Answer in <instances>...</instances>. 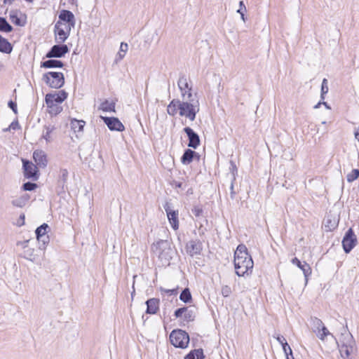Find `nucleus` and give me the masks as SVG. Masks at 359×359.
<instances>
[{
    "mask_svg": "<svg viewBox=\"0 0 359 359\" xmlns=\"http://www.w3.org/2000/svg\"><path fill=\"white\" fill-rule=\"evenodd\" d=\"M254 263L250 255L248 252L246 246L240 244L234 252V267L238 276H243L252 272Z\"/></svg>",
    "mask_w": 359,
    "mask_h": 359,
    "instance_id": "f257e3e1",
    "label": "nucleus"
},
{
    "mask_svg": "<svg viewBox=\"0 0 359 359\" xmlns=\"http://www.w3.org/2000/svg\"><path fill=\"white\" fill-rule=\"evenodd\" d=\"M152 252L158 257V259L166 264H170L172 259L175 250L171 246L170 242L167 240H159L151 245Z\"/></svg>",
    "mask_w": 359,
    "mask_h": 359,
    "instance_id": "f03ea898",
    "label": "nucleus"
},
{
    "mask_svg": "<svg viewBox=\"0 0 359 359\" xmlns=\"http://www.w3.org/2000/svg\"><path fill=\"white\" fill-rule=\"evenodd\" d=\"M200 110L198 100H180V116L194 121Z\"/></svg>",
    "mask_w": 359,
    "mask_h": 359,
    "instance_id": "7ed1b4c3",
    "label": "nucleus"
},
{
    "mask_svg": "<svg viewBox=\"0 0 359 359\" xmlns=\"http://www.w3.org/2000/svg\"><path fill=\"white\" fill-rule=\"evenodd\" d=\"M310 324L312 331L320 340L323 341L326 337L330 336L332 339H333L336 344H337L334 336L331 332H330V331L324 325V323L320 319L316 317H311Z\"/></svg>",
    "mask_w": 359,
    "mask_h": 359,
    "instance_id": "20e7f679",
    "label": "nucleus"
},
{
    "mask_svg": "<svg viewBox=\"0 0 359 359\" xmlns=\"http://www.w3.org/2000/svg\"><path fill=\"white\" fill-rule=\"evenodd\" d=\"M170 343L177 348H185L189 343V336L182 330H174L170 334Z\"/></svg>",
    "mask_w": 359,
    "mask_h": 359,
    "instance_id": "39448f33",
    "label": "nucleus"
},
{
    "mask_svg": "<svg viewBox=\"0 0 359 359\" xmlns=\"http://www.w3.org/2000/svg\"><path fill=\"white\" fill-rule=\"evenodd\" d=\"M42 81L50 88H60L65 84V76L62 72H48L42 76Z\"/></svg>",
    "mask_w": 359,
    "mask_h": 359,
    "instance_id": "423d86ee",
    "label": "nucleus"
},
{
    "mask_svg": "<svg viewBox=\"0 0 359 359\" xmlns=\"http://www.w3.org/2000/svg\"><path fill=\"white\" fill-rule=\"evenodd\" d=\"M355 350V341L351 334L348 333L341 341V346L339 348L340 353L344 359H349Z\"/></svg>",
    "mask_w": 359,
    "mask_h": 359,
    "instance_id": "0eeeda50",
    "label": "nucleus"
},
{
    "mask_svg": "<svg viewBox=\"0 0 359 359\" xmlns=\"http://www.w3.org/2000/svg\"><path fill=\"white\" fill-rule=\"evenodd\" d=\"M71 29V26L63 25L62 22L57 21L54 27L55 41L57 43H64L68 39Z\"/></svg>",
    "mask_w": 359,
    "mask_h": 359,
    "instance_id": "6e6552de",
    "label": "nucleus"
},
{
    "mask_svg": "<svg viewBox=\"0 0 359 359\" xmlns=\"http://www.w3.org/2000/svg\"><path fill=\"white\" fill-rule=\"evenodd\" d=\"M23 174L25 178L31 179L34 181L37 180L39 177L37 165L31 161L22 159Z\"/></svg>",
    "mask_w": 359,
    "mask_h": 359,
    "instance_id": "1a4fd4ad",
    "label": "nucleus"
},
{
    "mask_svg": "<svg viewBox=\"0 0 359 359\" xmlns=\"http://www.w3.org/2000/svg\"><path fill=\"white\" fill-rule=\"evenodd\" d=\"M357 243V238L354 233L353 230L350 228L346 232L343 240H342V246L344 252L346 253H349L353 248L356 245Z\"/></svg>",
    "mask_w": 359,
    "mask_h": 359,
    "instance_id": "9d476101",
    "label": "nucleus"
},
{
    "mask_svg": "<svg viewBox=\"0 0 359 359\" xmlns=\"http://www.w3.org/2000/svg\"><path fill=\"white\" fill-rule=\"evenodd\" d=\"M69 49L66 44L57 43L53 46L46 54V58H61L64 57Z\"/></svg>",
    "mask_w": 359,
    "mask_h": 359,
    "instance_id": "9b49d317",
    "label": "nucleus"
},
{
    "mask_svg": "<svg viewBox=\"0 0 359 359\" xmlns=\"http://www.w3.org/2000/svg\"><path fill=\"white\" fill-rule=\"evenodd\" d=\"M68 93L64 90H60L54 94L48 93L46 95L45 100L47 106H52L53 104H60L67 97Z\"/></svg>",
    "mask_w": 359,
    "mask_h": 359,
    "instance_id": "f8f14e48",
    "label": "nucleus"
},
{
    "mask_svg": "<svg viewBox=\"0 0 359 359\" xmlns=\"http://www.w3.org/2000/svg\"><path fill=\"white\" fill-rule=\"evenodd\" d=\"M163 208L167 214L169 222L174 230H177L179 228V220H178V210H172L170 208V203L166 202Z\"/></svg>",
    "mask_w": 359,
    "mask_h": 359,
    "instance_id": "ddd939ff",
    "label": "nucleus"
},
{
    "mask_svg": "<svg viewBox=\"0 0 359 359\" xmlns=\"http://www.w3.org/2000/svg\"><path fill=\"white\" fill-rule=\"evenodd\" d=\"M104 123L107 126L110 130H116L118 132L123 131L125 127L123 123L116 117L100 116Z\"/></svg>",
    "mask_w": 359,
    "mask_h": 359,
    "instance_id": "4468645a",
    "label": "nucleus"
},
{
    "mask_svg": "<svg viewBox=\"0 0 359 359\" xmlns=\"http://www.w3.org/2000/svg\"><path fill=\"white\" fill-rule=\"evenodd\" d=\"M203 244L199 240H191L187 243L186 251L191 257L201 255Z\"/></svg>",
    "mask_w": 359,
    "mask_h": 359,
    "instance_id": "2eb2a0df",
    "label": "nucleus"
},
{
    "mask_svg": "<svg viewBox=\"0 0 359 359\" xmlns=\"http://www.w3.org/2000/svg\"><path fill=\"white\" fill-rule=\"evenodd\" d=\"M183 130L187 134L189 139L188 147L196 149L201 142L199 135L190 127H185Z\"/></svg>",
    "mask_w": 359,
    "mask_h": 359,
    "instance_id": "dca6fc26",
    "label": "nucleus"
},
{
    "mask_svg": "<svg viewBox=\"0 0 359 359\" xmlns=\"http://www.w3.org/2000/svg\"><path fill=\"white\" fill-rule=\"evenodd\" d=\"M59 21L62 22H67V25L71 26V27H74L75 25V18L73 13L68 10H62L60 11L59 14ZM63 25H66V24H63Z\"/></svg>",
    "mask_w": 359,
    "mask_h": 359,
    "instance_id": "f3484780",
    "label": "nucleus"
},
{
    "mask_svg": "<svg viewBox=\"0 0 359 359\" xmlns=\"http://www.w3.org/2000/svg\"><path fill=\"white\" fill-rule=\"evenodd\" d=\"M33 158L37 166L44 168L47 166L48 160L46 153L42 150H35L33 153Z\"/></svg>",
    "mask_w": 359,
    "mask_h": 359,
    "instance_id": "a211bd4d",
    "label": "nucleus"
},
{
    "mask_svg": "<svg viewBox=\"0 0 359 359\" xmlns=\"http://www.w3.org/2000/svg\"><path fill=\"white\" fill-rule=\"evenodd\" d=\"M292 263L297 266L304 273L306 284L308 282V277L311 274V268L306 262L303 263L297 257L292 259Z\"/></svg>",
    "mask_w": 359,
    "mask_h": 359,
    "instance_id": "6ab92c4d",
    "label": "nucleus"
},
{
    "mask_svg": "<svg viewBox=\"0 0 359 359\" xmlns=\"http://www.w3.org/2000/svg\"><path fill=\"white\" fill-rule=\"evenodd\" d=\"M146 313L156 314L159 310L160 300L157 298H151L146 301Z\"/></svg>",
    "mask_w": 359,
    "mask_h": 359,
    "instance_id": "aec40b11",
    "label": "nucleus"
},
{
    "mask_svg": "<svg viewBox=\"0 0 359 359\" xmlns=\"http://www.w3.org/2000/svg\"><path fill=\"white\" fill-rule=\"evenodd\" d=\"M195 157L199 158L198 153L191 149H187L184 150V154L181 157V162L184 165H189L192 162Z\"/></svg>",
    "mask_w": 359,
    "mask_h": 359,
    "instance_id": "412c9836",
    "label": "nucleus"
},
{
    "mask_svg": "<svg viewBox=\"0 0 359 359\" xmlns=\"http://www.w3.org/2000/svg\"><path fill=\"white\" fill-rule=\"evenodd\" d=\"M69 172L66 168H61L59 171L57 177V187L62 190L67 188V182L68 179Z\"/></svg>",
    "mask_w": 359,
    "mask_h": 359,
    "instance_id": "4be33fe9",
    "label": "nucleus"
},
{
    "mask_svg": "<svg viewBox=\"0 0 359 359\" xmlns=\"http://www.w3.org/2000/svg\"><path fill=\"white\" fill-rule=\"evenodd\" d=\"M180 100L173 99L167 107V112L170 116H175L177 112L180 114Z\"/></svg>",
    "mask_w": 359,
    "mask_h": 359,
    "instance_id": "5701e85b",
    "label": "nucleus"
},
{
    "mask_svg": "<svg viewBox=\"0 0 359 359\" xmlns=\"http://www.w3.org/2000/svg\"><path fill=\"white\" fill-rule=\"evenodd\" d=\"M64 63L61 60L50 59L41 62V67L51 69V68H62Z\"/></svg>",
    "mask_w": 359,
    "mask_h": 359,
    "instance_id": "b1692460",
    "label": "nucleus"
},
{
    "mask_svg": "<svg viewBox=\"0 0 359 359\" xmlns=\"http://www.w3.org/2000/svg\"><path fill=\"white\" fill-rule=\"evenodd\" d=\"M13 50V45L0 34V52L10 54Z\"/></svg>",
    "mask_w": 359,
    "mask_h": 359,
    "instance_id": "393cba45",
    "label": "nucleus"
},
{
    "mask_svg": "<svg viewBox=\"0 0 359 359\" xmlns=\"http://www.w3.org/2000/svg\"><path fill=\"white\" fill-rule=\"evenodd\" d=\"M29 198H30V197H29V194H25L22 195L21 196L12 200L11 204L15 207L23 208L26 205V204L29 201Z\"/></svg>",
    "mask_w": 359,
    "mask_h": 359,
    "instance_id": "a878e982",
    "label": "nucleus"
},
{
    "mask_svg": "<svg viewBox=\"0 0 359 359\" xmlns=\"http://www.w3.org/2000/svg\"><path fill=\"white\" fill-rule=\"evenodd\" d=\"M205 355L202 348H198L191 351L184 359H204Z\"/></svg>",
    "mask_w": 359,
    "mask_h": 359,
    "instance_id": "bb28decb",
    "label": "nucleus"
},
{
    "mask_svg": "<svg viewBox=\"0 0 359 359\" xmlns=\"http://www.w3.org/2000/svg\"><path fill=\"white\" fill-rule=\"evenodd\" d=\"M23 257L27 260L34 262L37 260L38 256L35 253L34 248L29 247L23 251Z\"/></svg>",
    "mask_w": 359,
    "mask_h": 359,
    "instance_id": "cd10ccee",
    "label": "nucleus"
},
{
    "mask_svg": "<svg viewBox=\"0 0 359 359\" xmlns=\"http://www.w3.org/2000/svg\"><path fill=\"white\" fill-rule=\"evenodd\" d=\"M128 43L121 42V45H120V50H119L118 53H117L116 58H115L116 63L119 62L121 60L123 59V57L126 55V53L128 51Z\"/></svg>",
    "mask_w": 359,
    "mask_h": 359,
    "instance_id": "c85d7f7f",
    "label": "nucleus"
},
{
    "mask_svg": "<svg viewBox=\"0 0 359 359\" xmlns=\"http://www.w3.org/2000/svg\"><path fill=\"white\" fill-rule=\"evenodd\" d=\"M338 225V221L327 216L325 219V228L327 231L334 229Z\"/></svg>",
    "mask_w": 359,
    "mask_h": 359,
    "instance_id": "c756f323",
    "label": "nucleus"
},
{
    "mask_svg": "<svg viewBox=\"0 0 359 359\" xmlns=\"http://www.w3.org/2000/svg\"><path fill=\"white\" fill-rule=\"evenodd\" d=\"M177 86L180 91H183L191 87L188 82L187 76L184 74L180 75L177 81Z\"/></svg>",
    "mask_w": 359,
    "mask_h": 359,
    "instance_id": "7c9ffc66",
    "label": "nucleus"
},
{
    "mask_svg": "<svg viewBox=\"0 0 359 359\" xmlns=\"http://www.w3.org/2000/svg\"><path fill=\"white\" fill-rule=\"evenodd\" d=\"M180 299L186 304L191 302L192 296H191V292L188 287L184 288L182 291V292L180 295Z\"/></svg>",
    "mask_w": 359,
    "mask_h": 359,
    "instance_id": "2f4dec72",
    "label": "nucleus"
},
{
    "mask_svg": "<svg viewBox=\"0 0 359 359\" xmlns=\"http://www.w3.org/2000/svg\"><path fill=\"white\" fill-rule=\"evenodd\" d=\"M13 30V27L8 22L6 19L0 17V32L8 33Z\"/></svg>",
    "mask_w": 359,
    "mask_h": 359,
    "instance_id": "473e14b6",
    "label": "nucleus"
},
{
    "mask_svg": "<svg viewBox=\"0 0 359 359\" xmlns=\"http://www.w3.org/2000/svg\"><path fill=\"white\" fill-rule=\"evenodd\" d=\"M273 337L281 344L284 352H286L287 350H290V353H291V348L283 336L277 334H274Z\"/></svg>",
    "mask_w": 359,
    "mask_h": 359,
    "instance_id": "72a5a7b5",
    "label": "nucleus"
},
{
    "mask_svg": "<svg viewBox=\"0 0 359 359\" xmlns=\"http://www.w3.org/2000/svg\"><path fill=\"white\" fill-rule=\"evenodd\" d=\"M11 21L15 25L24 26L25 22H22L20 18L18 17V12L16 11H12L9 15Z\"/></svg>",
    "mask_w": 359,
    "mask_h": 359,
    "instance_id": "f704fd0d",
    "label": "nucleus"
},
{
    "mask_svg": "<svg viewBox=\"0 0 359 359\" xmlns=\"http://www.w3.org/2000/svg\"><path fill=\"white\" fill-rule=\"evenodd\" d=\"M48 229L49 226L46 223H43V224L37 227L35 231L36 239H39L40 237H42L43 235H46L47 230Z\"/></svg>",
    "mask_w": 359,
    "mask_h": 359,
    "instance_id": "c9c22d12",
    "label": "nucleus"
},
{
    "mask_svg": "<svg viewBox=\"0 0 359 359\" xmlns=\"http://www.w3.org/2000/svg\"><path fill=\"white\" fill-rule=\"evenodd\" d=\"M85 126V121H79L74 119L71 122L72 128L74 130V132H81L83 130V127Z\"/></svg>",
    "mask_w": 359,
    "mask_h": 359,
    "instance_id": "e433bc0d",
    "label": "nucleus"
},
{
    "mask_svg": "<svg viewBox=\"0 0 359 359\" xmlns=\"http://www.w3.org/2000/svg\"><path fill=\"white\" fill-rule=\"evenodd\" d=\"M100 109L104 111H115V103L106 100L102 102Z\"/></svg>",
    "mask_w": 359,
    "mask_h": 359,
    "instance_id": "4c0bfd02",
    "label": "nucleus"
},
{
    "mask_svg": "<svg viewBox=\"0 0 359 359\" xmlns=\"http://www.w3.org/2000/svg\"><path fill=\"white\" fill-rule=\"evenodd\" d=\"M196 317L195 311L189 307H187L186 311L184 313V319L187 322H192Z\"/></svg>",
    "mask_w": 359,
    "mask_h": 359,
    "instance_id": "58836bf2",
    "label": "nucleus"
},
{
    "mask_svg": "<svg viewBox=\"0 0 359 359\" xmlns=\"http://www.w3.org/2000/svg\"><path fill=\"white\" fill-rule=\"evenodd\" d=\"M191 91H192V87L187 88V90H184L183 91H180L181 95L182 97V100H198L197 98L194 97V95H193Z\"/></svg>",
    "mask_w": 359,
    "mask_h": 359,
    "instance_id": "ea45409f",
    "label": "nucleus"
},
{
    "mask_svg": "<svg viewBox=\"0 0 359 359\" xmlns=\"http://www.w3.org/2000/svg\"><path fill=\"white\" fill-rule=\"evenodd\" d=\"M39 246V250H43L46 249V246L50 242L49 236L46 235H43L42 237H40L39 239H37Z\"/></svg>",
    "mask_w": 359,
    "mask_h": 359,
    "instance_id": "a19ab883",
    "label": "nucleus"
},
{
    "mask_svg": "<svg viewBox=\"0 0 359 359\" xmlns=\"http://www.w3.org/2000/svg\"><path fill=\"white\" fill-rule=\"evenodd\" d=\"M359 177V170L358 169H353L352 171L348 173L346 176L347 181L348 182H352L357 180Z\"/></svg>",
    "mask_w": 359,
    "mask_h": 359,
    "instance_id": "79ce46f5",
    "label": "nucleus"
},
{
    "mask_svg": "<svg viewBox=\"0 0 359 359\" xmlns=\"http://www.w3.org/2000/svg\"><path fill=\"white\" fill-rule=\"evenodd\" d=\"M327 80L326 79H323L321 84V93L320 98L321 100H325V95L328 92V86H327Z\"/></svg>",
    "mask_w": 359,
    "mask_h": 359,
    "instance_id": "37998d69",
    "label": "nucleus"
},
{
    "mask_svg": "<svg viewBox=\"0 0 359 359\" xmlns=\"http://www.w3.org/2000/svg\"><path fill=\"white\" fill-rule=\"evenodd\" d=\"M37 184L34 182H27L22 184V189L23 191H34L37 188Z\"/></svg>",
    "mask_w": 359,
    "mask_h": 359,
    "instance_id": "c03bdc74",
    "label": "nucleus"
},
{
    "mask_svg": "<svg viewBox=\"0 0 359 359\" xmlns=\"http://www.w3.org/2000/svg\"><path fill=\"white\" fill-rule=\"evenodd\" d=\"M44 128L46 131L45 133H43V138H44L46 140V142H50V134L54 130V127L50 126H45Z\"/></svg>",
    "mask_w": 359,
    "mask_h": 359,
    "instance_id": "a18cd8bd",
    "label": "nucleus"
},
{
    "mask_svg": "<svg viewBox=\"0 0 359 359\" xmlns=\"http://www.w3.org/2000/svg\"><path fill=\"white\" fill-rule=\"evenodd\" d=\"M49 109V113L53 115L58 114L62 111V107L58 106L57 104H53V105L47 106Z\"/></svg>",
    "mask_w": 359,
    "mask_h": 359,
    "instance_id": "49530a36",
    "label": "nucleus"
},
{
    "mask_svg": "<svg viewBox=\"0 0 359 359\" xmlns=\"http://www.w3.org/2000/svg\"><path fill=\"white\" fill-rule=\"evenodd\" d=\"M221 292L223 297H227L231 294V289L229 285H224L222 287Z\"/></svg>",
    "mask_w": 359,
    "mask_h": 359,
    "instance_id": "de8ad7c7",
    "label": "nucleus"
},
{
    "mask_svg": "<svg viewBox=\"0 0 359 359\" xmlns=\"http://www.w3.org/2000/svg\"><path fill=\"white\" fill-rule=\"evenodd\" d=\"M161 292H164L169 295H176L177 294V287L174 289H165L163 287L160 288Z\"/></svg>",
    "mask_w": 359,
    "mask_h": 359,
    "instance_id": "09e8293b",
    "label": "nucleus"
},
{
    "mask_svg": "<svg viewBox=\"0 0 359 359\" xmlns=\"http://www.w3.org/2000/svg\"><path fill=\"white\" fill-rule=\"evenodd\" d=\"M187 310V306L181 307L176 309L174 312V316L176 318L182 317V316L184 313V311Z\"/></svg>",
    "mask_w": 359,
    "mask_h": 359,
    "instance_id": "8fccbe9b",
    "label": "nucleus"
},
{
    "mask_svg": "<svg viewBox=\"0 0 359 359\" xmlns=\"http://www.w3.org/2000/svg\"><path fill=\"white\" fill-rule=\"evenodd\" d=\"M203 212V210L201 208L198 206H196L192 209V213L195 215V217H198L201 215Z\"/></svg>",
    "mask_w": 359,
    "mask_h": 359,
    "instance_id": "3c124183",
    "label": "nucleus"
},
{
    "mask_svg": "<svg viewBox=\"0 0 359 359\" xmlns=\"http://www.w3.org/2000/svg\"><path fill=\"white\" fill-rule=\"evenodd\" d=\"M8 106L9 108L12 109V111L16 114L18 113L17 104L16 102L10 100L8 103Z\"/></svg>",
    "mask_w": 359,
    "mask_h": 359,
    "instance_id": "603ef678",
    "label": "nucleus"
},
{
    "mask_svg": "<svg viewBox=\"0 0 359 359\" xmlns=\"http://www.w3.org/2000/svg\"><path fill=\"white\" fill-rule=\"evenodd\" d=\"M29 240H25V241H18L17 243V245L18 246H21L24 250L25 249H27V248H29Z\"/></svg>",
    "mask_w": 359,
    "mask_h": 359,
    "instance_id": "864d4df0",
    "label": "nucleus"
},
{
    "mask_svg": "<svg viewBox=\"0 0 359 359\" xmlns=\"http://www.w3.org/2000/svg\"><path fill=\"white\" fill-rule=\"evenodd\" d=\"M246 11H247L246 7H245L243 1H241L239 2V9H238L237 12L238 13H245Z\"/></svg>",
    "mask_w": 359,
    "mask_h": 359,
    "instance_id": "5fc2aeb1",
    "label": "nucleus"
},
{
    "mask_svg": "<svg viewBox=\"0 0 359 359\" xmlns=\"http://www.w3.org/2000/svg\"><path fill=\"white\" fill-rule=\"evenodd\" d=\"M9 126L11 130H18L20 128L18 120L13 121Z\"/></svg>",
    "mask_w": 359,
    "mask_h": 359,
    "instance_id": "6e6d98bb",
    "label": "nucleus"
},
{
    "mask_svg": "<svg viewBox=\"0 0 359 359\" xmlns=\"http://www.w3.org/2000/svg\"><path fill=\"white\" fill-rule=\"evenodd\" d=\"M25 215H20L18 220V222H17V225L18 226H22L25 224Z\"/></svg>",
    "mask_w": 359,
    "mask_h": 359,
    "instance_id": "4d7b16f0",
    "label": "nucleus"
},
{
    "mask_svg": "<svg viewBox=\"0 0 359 359\" xmlns=\"http://www.w3.org/2000/svg\"><path fill=\"white\" fill-rule=\"evenodd\" d=\"M230 197L233 200L235 198L236 192L234 191L233 182H232L230 186Z\"/></svg>",
    "mask_w": 359,
    "mask_h": 359,
    "instance_id": "13d9d810",
    "label": "nucleus"
},
{
    "mask_svg": "<svg viewBox=\"0 0 359 359\" xmlns=\"http://www.w3.org/2000/svg\"><path fill=\"white\" fill-rule=\"evenodd\" d=\"M182 182L174 181L172 184V186H175L177 188H182Z\"/></svg>",
    "mask_w": 359,
    "mask_h": 359,
    "instance_id": "bf43d9fd",
    "label": "nucleus"
},
{
    "mask_svg": "<svg viewBox=\"0 0 359 359\" xmlns=\"http://www.w3.org/2000/svg\"><path fill=\"white\" fill-rule=\"evenodd\" d=\"M230 163H231V168L230 169L232 170V172H233L234 170H237V168H236V165L234 163V162L231 161Z\"/></svg>",
    "mask_w": 359,
    "mask_h": 359,
    "instance_id": "052dcab7",
    "label": "nucleus"
},
{
    "mask_svg": "<svg viewBox=\"0 0 359 359\" xmlns=\"http://www.w3.org/2000/svg\"><path fill=\"white\" fill-rule=\"evenodd\" d=\"M15 0H4L5 4H11Z\"/></svg>",
    "mask_w": 359,
    "mask_h": 359,
    "instance_id": "680f3d73",
    "label": "nucleus"
},
{
    "mask_svg": "<svg viewBox=\"0 0 359 359\" xmlns=\"http://www.w3.org/2000/svg\"><path fill=\"white\" fill-rule=\"evenodd\" d=\"M322 104L327 108V109H330V107L327 104V102H324L323 100H322Z\"/></svg>",
    "mask_w": 359,
    "mask_h": 359,
    "instance_id": "e2e57ef3",
    "label": "nucleus"
},
{
    "mask_svg": "<svg viewBox=\"0 0 359 359\" xmlns=\"http://www.w3.org/2000/svg\"><path fill=\"white\" fill-rule=\"evenodd\" d=\"M285 356L287 357V355H292V351L291 350V353H290V350H287L286 352H284Z\"/></svg>",
    "mask_w": 359,
    "mask_h": 359,
    "instance_id": "0e129e2a",
    "label": "nucleus"
},
{
    "mask_svg": "<svg viewBox=\"0 0 359 359\" xmlns=\"http://www.w3.org/2000/svg\"><path fill=\"white\" fill-rule=\"evenodd\" d=\"M240 14L243 22H245V13H241Z\"/></svg>",
    "mask_w": 359,
    "mask_h": 359,
    "instance_id": "69168bd1",
    "label": "nucleus"
},
{
    "mask_svg": "<svg viewBox=\"0 0 359 359\" xmlns=\"http://www.w3.org/2000/svg\"><path fill=\"white\" fill-rule=\"evenodd\" d=\"M355 137L359 141V132L357 131L355 133Z\"/></svg>",
    "mask_w": 359,
    "mask_h": 359,
    "instance_id": "338daca9",
    "label": "nucleus"
},
{
    "mask_svg": "<svg viewBox=\"0 0 359 359\" xmlns=\"http://www.w3.org/2000/svg\"><path fill=\"white\" fill-rule=\"evenodd\" d=\"M286 359H294L293 354H292V355H287Z\"/></svg>",
    "mask_w": 359,
    "mask_h": 359,
    "instance_id": "774afa93",
    "label": "nucleus"
}]
</instances>
